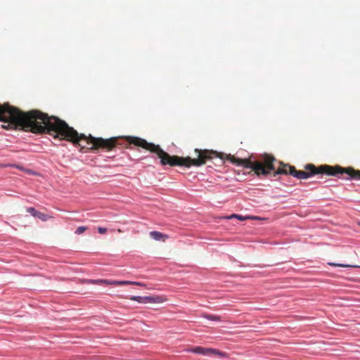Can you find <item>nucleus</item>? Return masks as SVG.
<instances>
[{"mask_svg": "<svg viewBox=\"0 0 360 360\" xmlns=\"http://www.w3.org/2000/svg\"><path fill=\"white\" fill-rule=\"evenodd\" d=\"M0 122H3L1 127L4 129L20 127L24 131L34 134H47L55 139L65 140L75 146H80V151L83 149L110 151L122 145L120 140L124 139L129 144L157 154L162 165L199 167L205 165L207 160H211L217 155L209 150L195 149V152L198 154L197 158L171 156L159 145L148 143L145 139L136 136H115L103 139L94 137L91 134L86 136L84 134H79L73 127H70L64 120L56 116H49L47 113L39 110L23 112L18 108L11 106L8 103L0 104Z\"/></svg>", "mask_w": 360, "mask_h": 360, "instance_id": "nucleus-1", "label": "nucleus"}, {"mask_svg": "<svg viewBox=\"0 0 360 360\" xmlns=\"http://www.w3.org/2000/svg\"><path fill=\"white\" fill-rule=\"evenodd\" d=\"M212 151L213 152V150ZM214 153L217 155L212 159L214 158H219L221 160H229L231 163L237 166L251 169L257 176H266L271 172H274V176L277 174H290L299 179H306L311 176L319 174H325L335 176V165L330 166L323 165L317 167L314 165L307 164L305 166L306 171H298L295 167L278 162L280 167L276 169L275 162H276L277 160L272 155L264 154L261 156L259 160H252V156L249 158L242 159L235 158L231 154L226 155L224 153H219L216 151H214Z\"/></svg>", "mask_w": 360, "mask_h": 360, "instance_id": "nucleus-2", "label": "nucleus"}, {"mask_svg": "<svg viewBox=\"0 0 360 360\" xmlns=\"http://www.w3.org/2000/svg\"><path fill=\"white\" fill-rule=\"evenodd\" d=\"M340 174H347L348 177H345V179H360V170H355L353 167H350L345 168L340 165H335V176H339Z\"/></svg>", "mask_w": 360, "mask_h": 360, "instance_id": "nucleus-3", "label": "nucleus"}, {"mask_svg": "<svg viewBox=\"0 0 360 360\" xmlns=\"http://www.w3.org/2000/svg\"><path fill=\"white\" fill-rule=\"evenodd\" d=\"M187 351L195 354H202L203 356H210L213 354L220 356H226L225 353L219 350L212 348H205L202 347H194L193 348L188 349Z\"/></svg>", "mask_w": 360, "mask_h": 360, "instance_id": "nucleus-4", "label": "nucleus"}, {"mask_svg": "<svg viewBox=\"0 0 360 360\" xmlns=\"http://www.w3.org/2000/svg\"><path fill=\"white\" fill-rule=\"evenodd\" d=\"M147 303L160 304L167 301L165 295L146 296Z\"/></svg>", "mask_w": 360, "mask_h": 360, "instance_id": "nucleus-5", "label": "nucleus"}, {"mask_svg": "<svg viewBox=\"0 0 360 360\" xmlns=\"http://www.w3.org/2000/svg\"><path fill=\"white\" fill-rule=\"evenodd\" d=\"M150 236L152 238H153L155 240L165 241V239L168 238V236L156 231H150Z\"/></svg>", "mask_w": 360, "mask_h": 360, "instance_id": "nucleus-6", "label": "nucleus"}, {"mask_svg": "<svg viewBox=\"0 0 360 360\" xmlns=\"http://www.w3.org/2000/svg\"><path fill=\"white\" fill-rule=\"evenodd\" d=\"M127 282H123V281H110L103 279V284L105 285H124Z\"/></svg>", "mask_w": 360, "mask_h": 360, "instance_id": "nucleus-7", "label": "nucleus"}, {"mask_svg": "<svg viewBox=\"0 0 360 360\" xmlns=\"http://www.w3.org/2000/svg\"><path fill=\"white\" fill-rule=\"evenodd\" d=\"M202 316L207 319H209L210 321H221L220 316H217V315L208 314L204 313L202 314Z\"/></svg>", "mask_w": 360, "mask_h": 360, "instance_id": "nucleus-8", "label": "nucleus"}, {"mask_svg": "<svg viewBox=\"0 0 360 360\" xmlns=\"http://www.w3.org/2000/svg\"><path fill=\"white\" fill-rule=\"evenodd\" d=\"M129 299L133 301H136L139 303H143V304L147 303L146 296V297L131 296Z\"/></svg>", "mask_w": 360, "mask_h": 360, "instance_id": "nucleus-9", "label": "nucleus"}, {"mask_svg": "<svg viewBox=\"0 0 360 360\" xmlns=\"http://www.w3.org/2000/svg\"><path fill=\"white\" fill-rule=\"evenodd\" d=\"M36 217L39 218V219H41V221H47L49 219L51 218L50 216L46 214H44L42 212H38L37 214V216Z\"/></svg>", "mask_w": 360, "mask_h": 360, "instance_id": "nucleus-10", "label": "nucleus"}, {"mask_svg": "<svg viewBox=\"0 0 360 360\" xmlns=\"http://www.w3.org/2000/svg\"><path fill=\"white\" fill-rule=\"evenodd\" d=\"M227 219H232V218H237L240 220H245V219H250V217H242L240 215H238V214H231V216H229V217H226Z\"/></svg>", "mask_w": 360, "mask_h": 360, "instance_id": "nucleus-11", "label": "nucleus"}, {"mask_svg": "<svg viewBox=\"0 0 360 360\" xmlns=\"http://www.w3.org/2000/svg\"><path fill=\"white\" fill-rule=\"evenodd\" d=\"M26 211H27L28 213L31 214H32L33 217H36L37 214V212H38V211H37V210H36L34 207H27V208L26 209Z\"/></svg>", "mask_w": 360, "mask_h": 360, "instance_id": "nucleus-12", "label": "nucleus"}, {"mask_svg": "<svg viewBox=\"0 0 360 360\" xmlns=\"http://www.w3.org/2000/svg\"><path fill=\"white\" fill-rule=\"evenodd\" d=\"M87 229L86 226H79L75 231V233L77 235H80L83 233Z\"/></svg>", "mask_w": 360, "mask_h": 360, "instance_id": "nucleus-13", "label": "nucleus"}, {"mask_svg": "<svg viewBox=\"0 0 360 360\" xmlns=\"http://www.w3.org/2000/svg\"><path fill=\"white\" fill-rule=\"evenodd\" d=\"M123 282H127V283L125 285H139V286H143L144 285L143 283H139V282L129 281H123Z\"/></svg>", "mask_w": 360, "mask_h": 360, "instance_id": "nucleus-14", "label": "nucleus"}, {"mask_svg": "<svg viewBox=\"0 0 360 360\" xmlns=\"http://www.w3.org/2000/svg\"><path fill=\"white\" fill-rule=\"evenodd\" d=\"M329 265L333 266H340V267H350V265H345L342 264H337V263H328Z\"/></svg>", "mask_w": 360, "mask_h": 360, "instance_id": "nucleus-15", "label": "nucleus"}, {"mask_svg": "<svg viewBox=\"0 0 360 360\" xmlns=\"http://www.w3.org/2000/svg\"><path fill=\"white\" fill-rule=\"evenodd\" d=\"M98 231L101 234H104V233H105L107 232V229L106 228H103V227H98Z\"/></svg>", "mask_w": 360, "mask_h": 360, "instance_id": "nucleus-16", "label": "nucleus"}, {"mask_svg": "<svg viewBox=\"0 0 360 360\" xmlns=\"http://www.w3.org/2000/svg\"><path fill=\"white\" fill-rule=\"evenodd\" d=\"M91 283L103 284V279L94 280L91 281Z\"/></svg>", "mask_w": 360, "mask_h": 360, "instance_id": "nucleus-17", "label": "nucleus"}, {"mask_svg": "<svg viewBox=\"0 0 360 360\" xmlns=\"http://www.w3.org/2000/svg\"><path fill=\"white\" fill-rule=\"evenodd\" d=\"M117 232H119V233H122V231L120 229H117Z\"/></svg>", "mask_w": 360, "mask_h": 360, "instance_id": "nucleus-18", "label": "nucleus"}, {"mask_svg": "<svg viewBox=\"0 0 360 360\" xmlns=\"http://www.w3.org/2000/svg\"><path fill=\"white\" fill-rule=\"evenodd\" d=\"M358 224H359V225L360 226V222H359Z\"/></svg>", "mask_w": 360, "mask_h": 360, "instance_id": "nucleus-19", "label": "nucleus"}]
</instances>
